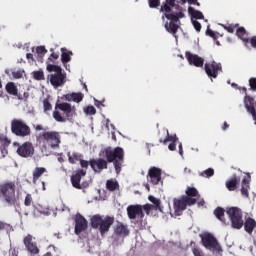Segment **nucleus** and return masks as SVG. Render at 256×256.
<instances>
[{
	"label": "nucleus",
	"instance_id": "nucleus-34",
	"mask_svg": "<svg viewBox=\"0 0 256 256\" xmlns=\"http://www.w3.org/2000/svg\"><path fill=\"white\" fill-rule=\"evenodd\" d=\"M61 53V61L63 65L69 63V61H71V55H73V52L67 50V48H61Z\"/></svg>",
	"mask_w": 256,
	"mask_h": 256
},
{
	"label": "nucleus",
	"instance_id": "nucleus-56",
	"mask_svg": "<svg viewBox=\"0 0 256 256\" xmlns=\"http://www.w3.org/2000/svg\"><path fill=\"white\" fill-rule=\"evenodd\" d=\"M192 253H193L194 256H204V255H203V251H201V250L198 249V248H193V249H192Z\"/></svg>",
	"mask_w": 256,
	"mask_h": 256
},
{
	"label": "nucleus",
	"instance_id": "nucleus-43",
	"mask_svg": "<svg viewBox=\"0 0 256 256\" xmlns=\"http://www.w3.org/2000/svg\"><path fill=\"white\" fill-rule=\"evenodd\" d=\"M222 27L228 33H235V29H237L239 27V24H227V25H222Z\"/></svg>",
	"mask_w": 256,
	"mask_h": 256
},
{
	"label": "nucleus",
	"instance_id": "nucleus-61",
	"mask_svg": "<svg viewBox=\"0 0 256 256\" xmlns=\"http://www.w3.org/2000/svg\"><path fill=\"white\" fill-rule=\"evenodd\" d=\"M26 58L28 59V61H35V58H33V54L32 53H28L26 55Z\"/></svg>",
	"mask_w": 256,
	"mask_h": 256
},
{
	"label": "nucleus",
	"instance_id": "nucleus-1",
	"mask_svg": "<svg viewBox=\"0 0 256 256\" xmlns=\"http://www.w3.org/2000/svg\"><path fill=\"white\" fill-rule=\"evenodd\" d=\"M105 159L103 158H93L90 159V167L94 173H101L104 169L108 168V163H113L117 175L121 173L123 163H125V150L121 147H107L103 151Z\"/></svg>",
	"mask_w": 256,
	"mask_h": 256
},
{
	"label": "nucleus",
	"instance_id": "nucleus-6",
	"mask_svg": "<svg viewBox=\"0 0 256 256\" xmlns=\"http://www.w3.org/2000/svg\"><path fill=\"white\" fill-rule=\"evenodd\" d=\"M226 214L230 220L232 229H243V210L239 207H227Z\"/></svg>",
	"mask_w": 256,
	"mask_h": 256
},
{
	"label": "nucleus",
	"instance_id": "nucleus-21",
	"mask_svg": "<svg viewBox=\"0 0 256 256\" xmlns=\"http://www.w3.org/2000/svg\"><path fill=\"white\" fill-rule=\"evenodd\" d=\"M114 233L117 237H129V227L123 224V222H118L114 228Z\"/></svg>",
	"mask_w": 256,
	"mask_h": 256
},
{
	"label": "nucleus",
	"instance_id": "nucleus-8",
	"mask_svg": "<svg viewBox=\"0 0 256 256\" xmlns=\"http://www.w3.org/2000/svg\"><path fill=\"white\" fill-rule=\"evenodd\" d=\"M173 203H174L175 215H181V212L187 209V205L189 207H191V205H195V203H197V199L190 198L187 196H182L180 199L174 198Z\"/></svg>",
	"mask_w": 256,
	"mask_h": 256
},
{
	"label": "nucleus",
	"instance_id": "nucleus-52",
	"mask_svg": "<svg viewBox=\"0 0 256 256\" xmlns=\"http://www.w3.org/2000/svg\"><path fill=\"white\" fill-rule=\"evenodd\" d=\"M249 86L251 91H256V78L249 79Z\"/></svg>",
	"mask_w": 256,
	"mask_h": 256
},
{
	"label": "nucleus",
	"instance_id": "nucleus-30",
	"mask_svg": "<svg viewBox=\"0 0 256 256\" xmlns=\"http://www.w3.org/2000/svg\"><path fill=\"white\" fill-rule=\"evenodd\" d=\"M225 211L223 208L221 207H217L214 210V215L216 217V219H218V221H221V223H223L224 225H227V219H225Z\"/></svg>",
	"mask_w": 256,
	"mask_h": 256
},
{
	"label": "nucleus",
	"instance_id": "nucleus-55",
	"mask_svg": "<svg viewBox=\"0 0 256 256\" xmlns=\"http://www.w3.org/2000/svg\"><path fill=\"white\" fill-rule=\"evenodd\" d=\"M53 59L55 61H57V59H59V52H52L50 57L48 58L49 61H53Z\"/></svg>",
	"mask_w": 256,
	"mask_h": 256
},
{
	"label": "nucleus",
	"instance_id": "nucleus-24",
	"mask_svg": "<svg viewBox=\"0 0 256 256\" xmlns=\"http://www.w3.org/2000/svg\"><path fill=\"white\" fill-rule=\"evenodd\" d=\"M244 231L248 233V235H253V231L256 229V221L255 219L248 217L245 221H243Z\"/></svg>",
	"mask_w": 256,
	"mask_h": 256
},
{
	"label": "nucleus",
	"instance_id": "nucleus-14",
	"mask_svg": "<svg viewBox=\"0 0 256 256\" xmlns=\"http://www.w3.org/2000/svg\"><path fill=\"white\" fill-rule=\"evenodd\" d=\"M87 175V170L85 169H78L74 172V174L71 176V184L74 187V189H84V184L81 185V179Z\"/></svg>",
	"mask_w": 256,
	"mask_h": 256
},
{
	"label": "nucleus",
	"instance_id": "nucleus-4",
	"mask_svg": "<svg viewBox=\"0 0 256 256\" xmlns=\"http://www.w3.org/2000/svg\"><path fill=\"white\" fill-rule=\"evenodd\" d=\"M0 195L7 203L8 207H13L17 203L15 197V182H5L0 185Z\"/></svg>",
	"mask_w": 256,
	"mask_h": 256
},
{
	"label": "nucleus",
	"instance_id": "nucleus-17",
	"mask_svg": "<svg viewBox=\"0 0 256 256\" xmlns=\"http://www.w3.org/2000/svg\"><path fill=\"white\" fill-rule=\"evenodd\" d=\"M147 180L152 185H159L161 181V169L157 167H151L148 171Z\"/></svg>",
	"mask_w": 256,
	"mask_h": 256
},
{
	"label": "nucleus",
	"instance_id": "nucleus-60",
	"mask_svg": "<svg viewBox=\"0 0 256 256\" xmlns=\"http://www.w3.org/2000/svg\"><path fill=\"white\" fill-rule=\"evenodd\" d=\"M168 148L170 151H175V149H177V144H175V142H172L169 144Z\"/></svg>",
	"mask_w": 256,
	"mask_h": 256
},
{
	"label": "nucleus",
	"instance_id": "nucleus-25",
	"mask_svg": "<svg viewBox=\"0 0 256 256\" xmlns=\"http://www.w3.org/2000/svg\"><path fill=\"white\" fill-rule=\"evenodd\" d=\"M83 93L79 92V93H71V94H66L63 96L62 99H64L65 101H74V103H81V101H83Z\"/></svg>",
	"mask_w": 256,
	"mask_h": 256
},
{
	"label": "nucleus",
	"instance_id": "nucleus-53",
	"mask_svg": "<svg viewBox=\"0 0 256 256\" xmlns=\"http://www.w3.org/2000/svg\"><path fill=\"white\" fill-rule=\"evenodd\" d=\"M36 53L38 55H45V53H47V49H45V46H38L36 48Z\"/></svg>",
	"mask_w": 256,
	"mask_h": 256
},
{
	"label": "nucleus",
	"instance_id": "nucleus-51",
	"mask_svg": "<svg viewBox=\"0 0 256 256\" xmlns=\"http://www.w3.org/2000/svg\"><path fill=\"white\" fill-rule=\"evenodd\" d=\"M192 24L194 29L197 31V33H199L201 31V23L197 20L192 19Z\"/></svg>",
	"mask_w": 256,
	"mask_h": 256
},
{
	"label": "nucleus",
	"instance_id": "nucleus-5",
	"mask_svg": "<svg viewBox=\"0 0 256 256\" xmlns=\"http://www.w3.org/2000/svg\"><path fill=\"white\" fill-rule=\"evenodd\" d=\"M127 215L131 221H135L138 227H145V213L143 212V205H130L127 207Z\"/></svg>",
	"mask_w": 256,
	"mask_h": 256
},
{
	"label": "nucleus",
	"instance_id": "nucleus-31",
	"mask_svg": "<svg viewBox=\"0 0 256 256\" xmlns=\"http://www.w3.org/2000/svg\"><path fill=\"white\" fill-rule=\"evenodd\" d=\"M43 173H47V169L45 167H36L33 171V183L34 185L39 181V178L43 175Z\"/></svg>",
	"mask_w": 256,
	"mask_h": 256
},
{
	"label": "nucleus",
	"instance_id": "nucleus-38",
	"mask_svg": "<svg viewBox=\"0 0 256 256\" xmlns=\"http://www.w3.org/2000/svg\"><path fill=\"white\" fill-rule=\"evenodd\" d=\"M183 197H189L190 199H195V197H199V191L195 187H188L186 189V195Z\"/></svg>",
	"mask_w": 256,
	"mask_h": 256
},
{
	"label": "nucleus",
	"instance_id": "nucleus-9",
	"mask_svg": "<svg viewBox=\"0 0 256 256\" xmlns=\"http://www.w3.org/2000/svg\"><path fill=\"white\" fill-rule=\"evenodd\" d=\"M13 145L14 147H18L16 153L24 159L33 157V155H35V146H33V143L31 142H24L23 144L14 142Z\"/></svg>",
	"mask_w": 256,
	"mask_h": 256
},
{
	"label": "nucleus",
	"instance_id": "nucleus-45",
	"mask_svg": "<svg viewBox=\"0 0 256 256\" xmlns=\"http://www.w3.org/2000/svg\"><path fill=\"white\" fill-rule=\"evenodd\" d=\"M25 207H31L33 205V196L31 194H27L24 199Z\"/></svg>",
	"mask_w": 256,
	"mask_h": 256
},
{
	"label": "nucleus",
	"instance_id": "nucleus-40",
	"mask_svg": "<svg viewBox=\"0 0 256 256\" xmlns=\"http://www.w3.org/2000/svg\"><path fill=\"white\" fill-rule=\"evenodd\" d=\"M46 69L49 73H61L63 71V68H61V66L55 64H48Z\"/></svg>",
	"mask_w": 256,
	"mask_h": 256
},
{
	"label": "nucleus",
	"instance_id": "nucleus-11",
	"mask_svg": "<svg viewBox=\"0 0 256 256\" xmlns=\"http://www.w3.org/2000/svg\"><path fill=\"white\" fill-rule=\"evenodd\" d=\"M202 245L209 249V251H213V253H221L223 249H221V245L217 241V238L211 234H206L202 237Z\"/></svg>",
	"mask_w": 256,
	"mask_h": 256
},
{
	"label": "nucleus",
	"instance_id": "nucleus-46",
	"mask_svg": "<svg viewBox=\"0 0 256 256\" xmlns=\"http://www.w3.org/2000/svg\"><path fill=\"white\" fill-rule=\"evenodd\" d=\"M23 73H25V70H16L12 71V77L14 79H23Z\"/></svg>",
	"mask_w": 256,
	"mask_h": 256
},
{
	"label": "nucleus",
	"instance_id": "nucleus-62",
	"mask_svg": "<svg viewBox=\"0 0 256 256\" xmlns=\"http://www.w3.org/2000/svg\"><path fill=\"white\" fill-rule=\"evenodd\" d=\"M189 5H199V2L197 0H188Z\"/></svg>",
	"mask_w": 256,
	"mask_h": 256
},
{
	"label": "nucleus",
	"instance_id": "nucleus-15",
	"mask_svg": "<svg viewBox=\"0 0 256 256\" xmlns=\"http://www.w3.org/2000/svg\"><path fill=\"white\" fill-rule=\"evenodd\" d=\"M23 243L25 245L26 250L31 253V255H39V247H37V243L33 242V236L28 234L24 239Z\"/></svg>",
	"mask_w": 256,
	"mask_h": 256
},
{
	"label": "nucleus",
	"instance_id": "nucleus-44",
	"mask_svg": "<svg viewBox=\"0 0 256 256\" xmlns=\"http://www.w3.org/2000/svg\"><path fill=\"white\" fill-rule=\"evenodd\" d=\"M215 175V170L213 168H208L200 173V177H213Z\"/></svg>",
	"mask_w": 256,
	"mask_h": 256
},
{
	"label": "nucleus",
	"instance_id": "nucleus-63",
	"mask_svg": "<svg viewBox=\"0 0 256 256\" xmlns=\"http://www.w3.org/2000/svg\"><path fill=\"white\" fill-rule=\"evenodd\" d=\"M229 129V124L227 122H224V125L222 126L223 131H227Z\"/></svg>",
	"mask_w": 256,
	"mask_h": 256
},
{
	"label": "nucleus",
	"instance_id": "nucleus-18",
	"mask_svg": "<svg viewBox=\"0 0 256 256\" xmlns=\"http://www.w3.org/2000/svg\"><path fill=\"white\" fill-rule=\"evenodd\" d=\"M185 57L189 63V65H194V67H203L205 64V59L199 57L197 54H193L189 51L185 53Z\"/></svg>",
	"mask_w": 256,
	"mask_h": 256
},
{
	"label": "nucleus",
	"instance_id": "nucleus-39",
	"mask_svg": "<svg viewBox=\"0 0 256 256\" xmlns=\"http://www.w3.org/2000/svg\"><path fill=\"white\" fill-rule=\"evenodd\" d=\"M32 77L35 81H45V72L43 70L33 71Z\"/></svg>",
	"mask_w": 256,
	"mask_h": 256
},
{
	"label": "nucleus",
	"instance_id": "nucleus-49",
	"mask_svg": "<svg viewBox=\"0 0 256 256\" xmlns=\"http://www.w3.org/2000/svg\"><path fill=\"white\" fill-rule=\"evenodd\" d=\"M150 9H157L161 5V0H148Z\"/></svg>",
	"mask_w": 256,
	"mask_h": 256
},
{
	"label": "nucleus",
	"instance_id": "nucleus-23",
	"mask_svg": "<svg viewBox=\"0 0 256 256\" xmlns=\"http://www.w3.org/2000/svg\"><path fill=\"white\" fill-rule=\"evenodd\" d=\"M5 89L8 95H13L14 97H17L20 101L23 100V96L19 94V89L17 88V85H15L13 82H8L5 86Z\"/></svg>",
	"mask_w": 256,
	"mask_h": 256
},
{
	"label": "nucleus",
	"instance_id": "nucleus-48",
	"mask_svg": "<svg viewBox=\"0 0 256 256\" xmlns=\"http://www.w3.org/2000/svg\"><path fill=\"white\" fill-rule=\"evenodd\" d=\"M43 107H44L45 113H47V111H51L53 109V106L51 105V102H49V99L43 100Z\"/></svg>",
	"mask_w": 256,
	"mask_h": 256
},
{
	"label": "nucleus",
	"instance_id": "nucleus-64",
	"mask_svg": "<svg viewBox=\"0 0 256 256\" xmlns=\"http://www.w3.org/2000/svg\"><path fill=\"white\" fill-rule=\"evenodd\" d=\"M179 154L183 155V144H179Z\"/></svg>",
	"mask_w": 256,
	"mask_h": 256
},
{
	"label": "nucleus",
	"instance_id": "nucleus-10",
	"mask_svg": "<svg viewBox=\"0 0 256 256\" xmlns=\"http://www.w3.org/2000/svg\"><path fill=\"white\" fill-rule=\"evenodd\" d=\"M40 139L47 141L51 149H57L61 145V135L56 131L43 132L40 134Z\"/></svg>",
	"mask_w": 256,
	"mask_h": 256
},
{
	"label": "nucleus",
	"instance_id": "nucleus-2",
	"mask_svg": "<svg viewBox=\"0 0 256 256\" xmlns=\"http://www.w3.org/2000/svg\"><path fill=\"white\" fill-rule=\"evenodd\" d=\"M115 223V217L106 216L103 218L101 215H94L90 219V225L92 229H98L101 237L105 236V233H109V229Z\"/></svg>",
	"mask_w": 256,
	"mask_h": 256
},
{
	"label": "nucleus",
	"instance_id": "nucleus-50",
	"mask_svg": "<svg viewBox=\"0 0 256 256\" xmlns=\"http://www.w3.org/2000/svg\"><path fill=\"white\" fill-rule=\"evenodd\" d=\"M153 209H155L153 204H146L142 206V211H145L146 215H149Z\"/></svg>",
	"mask_w": 256,
	"mask_h": 256
},
{
	"label": "nucleus",
	"instance_id": "nucleus-26",
	"mask_svg": "<svg viewBox=\"0 0 256 256\" xmlns=\"http://www.w3.org/2000/svg\"><path fill=\"white\" fill-rule=\"evenodd\" d=\"M177 21L170 20V22H166L165 29L168 33H171L174 37H177V31H179V24Z\"/></svg>",
	"mask_w": 256,
	"mask_h": 256
},
{
	"label": "nucleus",
	"instance_id": "nucleus-7",
	"mask_svg": "<svg viewBox=\"0 0 256 256\" xmlns=\"http://www.w3.org/2000/svg\"><path fill=\"white\" fill-rule=\"evenodd\" d=\"M11 133L16 137H29L31 135V127L23 119L14 118L11 121Z\"/></svg>",
	"mask_w": 256,
	"mask_h": 256
},
{
	"label": "nucleus",
	"instance_id": "nucleus-28",
	"mask_svg": "<svg viewBox=\"0 0 256 256\" xmlns=\"http://www.w3.org/2000/svg\"><path fill=\"white\" fill-rule=\"evenodd\" d=\"M251 182V175L244 177L242 180L241 194L243 197H249V183Z\"/></svg>",
	"mask_w": 256,
	"mask_h": 256
},
{
	"label": "nucleus",
	"instance_id": "nucleus-29",
	"mask_svg": "<svg viewBox=\"0 0 256 256\" xmlns=\"http://www.w3.org/2000/svg\"><path fill=\"white\" fill-rule=\"evenodd\" d=\"M236 35L237 37H239V39H241L245 45H247V43H249V35L247 34V30H245L244 27H237L236 28Z\"/></svg>",
	"mask_w": 256,
	"mask_h": 256
},
{
	"label": "nucleus",
	"instance_id": "nucleus-32",
	"mask_svg": "<svg viewBox=\"0 0 256 256\" xmlns=\"http://www.w3.org/2000/svg\"><path fill=\"white\" fill-rule=\"evenodd\" d=\"M175 1L176 0H166V2H164L161 6L160 11L164 12V13H171V9H173V7H175Z\"/></svg>",
	"mask_w": 256,
	"mask_h": 256
},
{
	"label": "nucleus",
	"instance_id": "nucleus-13",
	"mask_svg": "<svg viewBox=\"0 0 256 256\" xmlns=\"http://www.w3.org/2000/svg\"><path fill=\"white\" fill-rule=\"evenodd\" d=\"M48 79L50 81V84L55 89L59 87H63L65 83H67V74L62 72L53 73L48 75Z\"/></svg>",
	"mask_w": 256,
	"mask_h": 256
},
{
	"label": "nucleus",
	"instance_id": "nucleus-16",
	"mask_svg": "<svg viewBox=\"0 0 256 256\" xmlns=\"http://www.w3.org/2000/svg\"><path fill=\"white\" fill-rule=\"evenodd\" d=\"M87 227H88L87 219H85V217H83V215H81V214L76 215L75 234L81 235V233H83V231H87Z\"/></svg>",
	"mask_w": 256,
	"mask_h": 256
},
{
	"label": "nucleus",
	"instance_id": "nucleus-54",
	"mask_svg": "<svg viewBox=\"0 0 256 256\" xmlns=\"http://www.w3.org/2000/svg\"><path fill=\"white\" fill-rule=\"evenodd\" d=\"M89 165H90L89 161L83 160L80 158V167L82 169H89Z\"/></svg>",
	"mask_w": 256,
	"mask_h": 256
},
{
	"label": "nucleus",
	"instance_id": "nucleus-57",
	"mask_svg": "<svg viewBox=\"0 0 256 256\" xmlns=\"http://www.w3.org/2000/svg\"><path fill=\"white\" fill-rule=\"evenodd\" d=\"M251 47H253V49H256V36H253L251 38H249V42Z\"/></svg>",
	"mask_w": 256,
	"mask_h": 256
},
{
	"label": "nucleus",
	"instance_id": "nucleus-27",
	"mask_svg": "<svg viewBox=\"0 0 256 256\" xmlns=\"http://www.w3.org/2000/svg\"><path fill=\"white\" fill-rule=\"evenodd\" d=\"M168 19L169 21H176L179 23V20L180 19H183V17H185V14L182 12V11H179V12H169L168 14L167 13H164V15L162 16L163 19Z\"/></svg>",
	"mask_w": 256,
	"mask_h": 256
},
{
	"label": "nucleus",
	"instance_id": "nucleus-22",
	"mask_svg": "<svg viewBox=\"0 0 256 256\" xmlns=\"http://www.w3.org/2000/svg\"><path fill=\"white\" fill-rule=\"evenodd\" d=\"M241 183V177L237 176V174H233L227 181H226V189L228 191H235L237 189V185Z\"/></svg>",
	"mask_w": 256,
	"mask_h": 256
},
{
	"label": "nucleus",
	"instance_id": "nucleus-59",
	"mask_svg": "<svg viewBox=\"0 0 256 256\" xmlns=\"http://www.w3.org/2000/svg\"><path fill=\"white\" fill-rule=\"evenodd\" d=\"M9 227H11V225L5 223V222H2L0 221V231H3L5 229H9Z\"/></svg>",
	"mask_w": 256,
	"mask_h": 256
},
{
	"label": "nucleus",
	"instance_id": "nucleus-41",
	"mask_svg": "<svg viewBox=\"0 0 256 256\" xmlns=\"http://www.w3.org/2000/svg\"><path fill=\"white\" fill-rule=\"evenodd\" d=\"M178 140L179 138H177V135H169V131H167V138L164 141L160 140V143H164V145H167L169 141H171L172 143H177Z\"/></svg>",
	"mask_w": 256,
	"mask_h": 256
},
{
	"label": "nucleus",
	"instance_id": "nucleus-37",
	"mask_svg": "<svg viewBox=\"0 0 256 256\" xmlns=\"http://www.w3.org/2000/svg\"><path fill=\"white\" fill-rule=\"evenodd\" d=\"M82 157L83 156L79 153L74 152L71 154V152H68V161L71 165H75L77 161H81Z\"/></svg>",
	"mask_w": 256,
	"mask_h": 256
},
{
	"label": "nucleus",
	"instance_id": "nucleus-33",
	"mask_svg": "<svg viewBox=\"0 0 256 256\" xmlns=\"http://www.w3.org/2000/svg\"><path fill=\"white\" fill-rule=\"evenodd\" d=\"M106 189L107 191H119V182L115 179H109L106 181Z\"/></svg>",
	"mask_w": 256,
	"mask_h": 256
},
{
	"label": "nucleus",
	"instance_id": "nucleus-20",
	"mask_svg": "<svg viewBox=\"0 0 256 256\" xmlns=\"http://www.w3.org/2000/svg\"><path fill=\"white\" fill-rule=\"evenodd\" d=\"M11 145V140L5 135L0 134V152L2 157H7L9 155V146Z\"/></svg>",
	"mask_w": 256,
	"mask_h": 256
},
{
	"label": "nucleus",
	"instance_id": "nucleus-35",
	"mask_svg": "<svg viewBox=\"0 0 256 256\" xmlns=\"http://www.w3.org/2000/svg\"><path fill=\"white\" fill-rule=\"evenodd\" d=\"M148 200L153 203L154 211H160L161 213L163 212V208L161 207V200L159 198L149 196Z\"/></svg>",
	"mask_w": 256,
	"mask_h": 256
},
{
	"label": "nucleus",
	"instance_id": "nucleus-36",
	"mask_svg": "<svg viewBox=\"0 0 256 256\" xmlns=\"http://www.w3.org/2000/svg\"><path fill=\"white\" fill-rule=\"evenodd\" d=\"M188 13L191 15L192 19H205L203 12L196 10L193 7L188 8Z\"/></svg>",
	"mask_w": 256,
	"mask_h": 256
},
{
	"label": "nucleus",
	"instance_id": "nucleus-12",
	"mask_svg": "<svg viewBox=\"0 0 256 256\" xmlns=\"http://www.w3.org/2000/svg\"><path fill=\"white\" fill-rule=\"evenodd\" d=\"M204 71L208 77L217 79V77H219V71H223V66L221 63H217L215 60H213L212 62H207L204 65Z\"/></svg>",
	"mask_w": 256,
	"mask_h": 256
},
{
	"label": "nucleus",
	"instance_id": "nucleus-42",
	"mask_svg": "<svg viewBox=\"0 0 256 256\" xmlns=\"http://www.w3.org/2000/svg\"><path fill=\"white\" fill-rule=\"evenodd\" d=\"M34 207V213H41L42 215H49V210L46 208H43V206L37 204L33 205Z\"/></svg>",
	"mask_w": 256,
	"mask_h": 256
},
{
	"label": "nucleus",
	"instance_id": "nucleus-19",
	"mask_svg": "<svg viewBox=\"0 0 256 256\" xmlns=\"http://www.w3.org/2000/svg\"><path fill=\"white\" fill-rule=\"evenodd\" d=\"M244 105L246 108V111H248L250 113V115H252V118L255 121V125H256V101L255 99H253V97L251 96H245L244 99Z\"/></svg>",
	"mask_w": 256,
	"mask_h": 256
},
{
	"label": "nucleus",
	"instance_id": "nucleus-58",
	"mask_svg": "<svg viewBox=\"0 0 256 256\" xmlns=\"http://www.w3.org/2000/svg\"><path fill=\"white\" fill-rule=\"evenodd\" d=\"M206 35H208L209 37H212V39L217 38V35H215V32H213V30H211L209 28L206 30Z\"/></svg>",
	"mask_w": 256,
	"mask_h": 256
},
{
	"label": "nucleus",
	"instance_id": "nucleus-3",
	"mask_svg": "<svg viewBox=\"0 0 256 256\" xmlns=\"http://www.w3.org/2000/svg\"><path fill=\"white\" fill-rule=\"evenodd\" d=\"M55 109H59V111L63 112L62 115L61 112L57 110L53 112V117L58 123H65L77 115L75 106H71V104L67 102L56 104Z\"/></svg>",
	"mask_w": 256,
	"mask_h": 256
},
{
	"label": "nucleus",
	"instance_id": "nucleus-47",
	"mask_svg": "<svg viewBox=\"0 0 256 256\" xmlns=\"http://www.w3.org/2000/svg\"><path fill=\"white\" fill-rule=\"evenodd\" d=\"M84 113H86V115H95V113H97V109H95L94 106H87L84 108Z\"/></svg>",
	"mask_w": 256,
	"mask_h": 256
}]
</instances>
